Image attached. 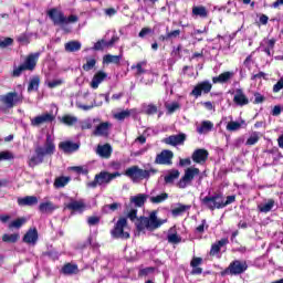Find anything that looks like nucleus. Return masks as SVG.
Instances as JSON below:
<instances>
[{"label": "nucleus", "mask_w": 283, "mask_h": 283, "mask_svg": "<svg viewBox=\"0 0 283 283\" xmlns=\"http://www.w3.org/2000/svg\"><path fill=\"white\" fill-rule=\"evenodd\" d=\"M166 222L167 219L158 218L157 211H151L148 217H140L137 219L135 224L139 233H145V231H156V229H160Z\"/></svg>", "instance_id": "f257e3e1"}, {"label": "nucleus", "mask_w": 283, "mask_h": 283, "mask_svg": "<svg viewBox=\"0 0 283 283\" xmlns=\"http://www.w3.org/2000/svg\"><path fill=\"white\" fill-rule=\"evenodd\" d=\"M46 14L55 25H60L61 28H65V25H70V23H78L77 15L71 14L66 17L59 8L50 9Z\"/></svg>", "instance_id": "f03ea898"}, {"label": "nucleus", "mask_w": 283, "mask_h": 283, "mask_svg": "<svg viewBox=\"0 0 283 283\" xmlns=\"http://www.w3.org/2000/svg\"><path fill=\"white\" fill-rule=\"evenodd\" d=\"M55 151L56 145H54V139L52 138V135L48 134L45 144L36 149V164L41 165L46 158L54 156Z\"/></svg>", "instance_id": "7ed1b4c3"}, {"label": "nucleus", "mask_w": 283, "mask_h": 283, "mask_svg": "<svg viewBox=\"0 0 283 283\" xmlns=\"http://www.w3.org/2000/svg\"><path fill=\"white\" fill-rule=\"evenodd\" d=\"M120 176L119 172H107V171H101L99 174L95 175V178L93 181H90L87 184V187L91 189H96L97 185L99 187H103V185H109L114 178H118Z\"/></svg>", "instance_id": "20e7f679"}, {"label": "nucleus", "mask_w": 283, "mask_h": 283, "mask_svg": "<svg viewBox=\"0 0 283 283\" xmlns=\"http://www.w3.org/2000/svg\"><path fill=\"white\" fill-rule=\"evenodd\" d=\"M125 176L130 178L133 182H139V180H145L151 176V170L140 169L138 166H133L126 169Z\"/></svg>", "instance_id": "39448f33"}, {"label": "nucleus", "mask_w": 283, "mask_h": 283, "mask_svg": "<svg viewBox=\"0 0 283 283\" xmlns=\"http://www.w3.org/2000/svg\"><path fill=\"white\" fill-rule=\"evenodd\" d=\"M113 238H119L120 240L129 239V231H127V219L120 218L112 230Z\"/></svg>", "instance_id": "423d86ee"}, {"label": "nucleus", "mask_w": 283, "mask_h": 283, "mask_svg": "<svg viewBox=\"0 0 283 283\" xmlns=\"http://www.w3.org/2000/svg\"><path fill=\"white\" fill-rule=\"evenodd\" d=\"M202 205H205V207L210 209V211H214V209H224L221 193H216L214 196L205 197L202 199Z\"/></svg>", "instance_id": "0eeeda50"}, {"label": "nucleus", "mask_w": 283, "mask_h": 283, "mask_svg": "<svg viewBox=\"0 0 283 283\" xmlns=\"http://www.w3.org/2000/svg\"><path fill=\"white\" fill-rule=\"evenodd\" d=\"M248 269L249 265L247 264V261L235 260L230 263L228 269L223 272V275H242V273H244V271H247Z\"/></svg>", "instance_id": "6e6552de"}, {"label": "nucleus", "mask_w": 283, "mask_h": 283, "mask_svg": "<svg viewBox=\"0 0 283 283\" xmlns=\"http://www.w3.org/2000/svg\"><path fill=\"white\" fill-rule=\"evenodd\" d=\"M197 176H200V169L193 167L186 169L184 177L178 182L179 189H185L188 185H191Z\"/></svg>", "instance_id": "1a4fd4ad"}, {"label": "nucleus", "mask_w": 283, "mask_h": 283, "mask_svg": "<svg viewBox=\"0 0 283 283\" xmlns=\"http://www.w3.org/2000/svg\"><path fill=\"white\" fill-rule=\"evenodd\" d=\"M0 101H1V103H3V105H6V107L8 109H12V107H14V105H17V103H21L22 97L17 92H10L4 95H1Z\"/></svg>", "instance_id": "9d476101"}, {"label": "nucleus", "mask_w": 283, "mask_h": 283, "mask_svg": "<svg viewBox=\"0 0 283 283\" xmlns=\"http://www.w3.org/2000/svg\"><path fill=\"white\" fill-rule=\"evenodd\" d=\"M212 87L213 85L211 84V82L203 81L201 83H198L190 94L191 96H195V98H199V96H202V94H209Z\"/></svg>", "instance_id": "9b49d317"}, {"label": "nucleus", "mask_w": 283, "mask_h": 283, "mask_svg": "<svg viewBox=\"0 0 283 283\" xmlns=\"http://www.w3.org/2000/svg\"><path fill=\"white\" fill-rule=\"evenodd\" d=\"M168 198H169V193L167 192L158 193V189L156 188L150 191V195L148 197L149 202H151V205H160L165 202V200H167Z\"/></svg>", "instance_id": "f8f14e48"}, {"label": "nucleus", "mask_w": 283, "mask_h": 283, "mask_svg": "<svg viewBox=\"0 0 283 283\" xmlns=\"http://www.w3.org/2000/svg\"><path fill=\"white\" fill-rule=\"evenodd\" d=\"M171 160H174V151L163 150L156 156L155 163L156 165H171Z\"/></svg>", "instance_id": "ddd939ff"}, {"label": "nucleus", "mask_w": 283, "mask_h": 283, "mask_svg": "<svg viewBox=\"0 0 283 283\" xmlns=\"http://www.w3.org/2000/svg\"><path fill=\"white\" fill-rule=\"evenodd\" d=\"M185 140H187V135L178 134L164 138L163 143H165V145H171L172 147H176L177 145H182Z\"/></svg>", "instance_id": "4468645a"}, {"label": "nucleus", "mask_w": 283, "mask_h": 283, "mask_svg": "<svg viewBox=\"0 0 283 283\" xmlns=\"http://www.w3.org/2000/svg\"><path fill=\"white\" fill-rule=\"evenodd\" d=\"M192 161L197 163V165H205L207 163V158H209V151L203 148H199L192 153Z\"/></svg>", "instance_id": "2eb2a0df"}, {"label": "nucleus", "mask_w": 283, "mask_h": 283, "mask_svg": "<svg viewBox=\"0 0 283 283\" xmlns=\"http://www.w3.org/2000/svg\"><path fill=\"white\" fill-rule=\"evenodd\" d=\"M233 76H235V72L233 71H226L218 76L212 77V83L218 84L220 83L221 85H224V83H231L233 80Z\"/></svg>", "instance_id": "dca6fc26"}, {"label": "nucleus", "mask_w": 283, "mask_h": 283, "mask_svg": "<svg viewBox=\"0 0 283 283\" xmlns=\"http://www.w3.org/2000/svg\"><path fill=\"white\" fill-rule=\"evenodd\" d=\"M233 103L239 105V107H244V105H249V97H247L241 88H237L233 96Z\"/></svg>", "instance_id": "f3484780"}, {"label": "nucleus", "mask_w": 283, "mask_h": 283, "mask_svg": "<svg viewBox=\"0 0 283 283\" xmlns=\"http://www.w3.org/2000/svg\"><path fill=\"white\" fill-rule=\"evenodd\" d=\"M59 149L64 151V154H73V151H78V144L74 142H61Z\"/></svg>", "instance_id": "a211bd4d"}, {"label": "nucleus", "mask_w": 283, "mask_h": 283, "mask_svg": "<svg viewBox=\"0 0 283 283\" xmlns=\"http://www.w3.org/2000/svg\"><path fill=\"white\" fill-rule=\"evenodd\" d=\"M105 78H107V73L98 71L91 81L92 90H98V85H101Z\"/></svg>", "instance_id": "6ab92c4d"}, {"label": "nucleus", "mask_w": 283, "mask_h": 283, "mask_svg": "<svg viewBox=\"0 0 283 283\" xmlns=\"http://www.w3.org/2000/svg\"><path fill=\"white\" fill-rule=\"evenodd\" d=\"M109 127H112V124L108 122L101 123L95 127L93 134L94 136H107L109 134Z\"/></svg>", "instance_id": "aec40b11"}, {"label": "nucleus", "mask_w": 283, "mask_h": 283, "mask_svg": "<svg viewBox=\"0 0 283 283\" xmlns=\"http://www.w3.org/2000/svg\"><path fill=\"white\" fill-rule=\"evenodd\" d=\"M112 145H98L96 149V154L99 155L101 158H111L112 157Z\"/></svg>", "instance_id": "412c9836"}, {"label": "nucleus", "mask_w": 283, "mask_h": 283, "mask_svg": "<svg viewBox=\"0 0 283 283\" xmlns=\"http://www.w3.org/2000/svg\"><path fill=\"white\" fill-rule=\"evenodd\" d=\"M22 241L25 244H32V247H34V244H36V228H31L30 230H28Z\"/></svg>", "instance_id": "4be33fe9"}, {"label": "nucleus", "mask_w": 283, "mask_h": 283, "mask_svg": "<svg viewBox=\"0 0 283 283\" xmlns=\"http://www.w3.org/2000/svg\"><path fill=\"white\" fill-rule=\"evenodd\" d=\"M149 195L146 193H138L136 196L130 197V202L135 205V207H145Z\"/></svg>", "instance_id": "5701e85b"}, {"label": "nucleus", "mask_w": 283, "mask_h": 283, "mask_svg": "<svg viewBox=\"0 0 283 283\" xmlns=\"http://www.w3.org/2000/svg\"><path fill=\"white\" fill-rule=\"evenodd\" d=\"M192 17H199L200 19H207L209 17V10L205 6L192 7Z\"/></svg>", "instance_id": "b1692460"}, {"label": "nucleus", "mask_w": 283, "mask_h": 283, "mask_svg": "<svg viewBox=\"0 0 283 283\" xmlns=\"http://www.w3.org/2000/svg\"><path fill=\"white\" fill-rule=\"evenodd\" d=\"M22 65L24 66L25 70L32 72L34 67H36V54L28 55Z\"/></svg>", "instance_id": "393cba45"}, {"label": "nucleus", "mask_w": 283, "mask_h": 283, "mask_svg": "<svg viewBox=\"0 0 283 283\" xmlns=\"http://www.w3.org/2000/svg\"><path fill=\"white\" fill-rule=\"evenodd\" d=\"M66 208H69L71 211H80V213H82V211L85 210V202L83 200H72L66 205Z\"/></svg>", "instance_id": "a878e982"}, {"label": "nucleus", "mask_w": 283, "mask_h": 283, "mask_svg": "<svg viewBox=\"0 0 283 283\" xmlns=\"http://www.w3.org/2000/svg\"><path fill=\"white\" fill-rule=\"evenodd\" d=\"M18 205L19 207H32L33 205H36V197L27 196L23 198H18Z\"/></svg>", "instance_id": "bb28decb"}, {"label": "nucleus", "mask_w": 283, "mask_h": 283, "mask_svg": "<svg viewBox=\"0 0 283 283\" xmlns=\"http://www.w3.org/2000/svg\"><path fill=\"white\" fill-rule=\"evenodd\" d=\"M273 207H275V200L268 199L265 202L258 206V209L261 213H269V211L273 210Z\"/></svg>", "instance_id": "cd10ccee"}, {"label": "nucleus", "mask_w": 283, "mask_h": 283, "mask_svg": "<svg viewBox=\"0 0 283 283\" xmlns=\"http://www.w3.org/2000/svg\"><path fill=\"white\" fill-rule=\"evenodd\" d=\"M226 244H229V239H221L217 243H213L210 250V255H218V253H220V249L226 247Z\"/></svg>", "instance_id": "c85d7f7f"}, {"label": "nucleus", "mask_w": 283, "mask_h": 283, "mask_svg": "<svg viewBox=\"0 0 283 283\" xmlns=\"http://www.w3.org/2000/svg\"><path fill=\"white\" fill-rule=\"evenodd\" d=\"M61 271L64 275H76L78 273V265L66 263Z\"/></svg>", "instance_id": "c756f323"}, {"label": "nucleus", "mask_w": 283, "mask_h": 283, "mask_svg": "<svg viewBox=\"0 0 283 283\" xmlns=\"http://www.w3.org/2000/svg\"><path fill=\"white\" fill-rule=\"evenodd\" d=\"M56 116L52 113H44L36 117V125H42V123H52Z\"/></svg>", "instance_id": "7c9ffc66"}, {"label": "nucleus", "mask_w": 283, "mask_h": 283, "mask_svg": "<svg viewBox=\"0 0 283 283\" xmlns=\"http://www.w3.org/2000/svg\"><path fill=\"white\" fill-rule=\"evenodd\" d=\"M213 129V123L210 120H203L201 126L197 127L198 134H209Z\"/></svg>", "instance_id": "2f4dec72"}, {"label": "nucleus", "mask_w": 283, "mask_h": 283, "mask_svg": "<svg viewBox=\"0 0 283 283\" xmlns=\"http://www.w3.org/2000/svg\"><path fill=\"white\" fill-rule=\"evenodd\" d=\"M81 48H82V44L78 41H70L64 44L65 52H78Z\"/></svg>", "instance_id": "473e14b6"}, {"label": "nucleus", "mask_w": 283, "mask_h": 283, "mask_svg": "<svg viewBox=\"0 0 283 283\" xmlns=\"http://www.w3.org/2000/svg\"><path fill=\"white\" fill-rule=\"evenodd\" d=\"M189 209H191V206L178 203V205L171 210V213H172V216H175V217L177 218L178 216H182V213H185L186 211H189Z\"/></svg>", "instance_id": "72a5a7b5"}, {"label": "nucleus", "mask_w": 283, "mask_h": 283, "mask_svg": "<svg viewBox=\"0 0 283 283\" xmlns=\"http://www.w3.org/2000/svg\"><path fill=\"white\" fill-rule=\"evenodd\" d=\"M61 123H63V125H66L67 127H72L73 125H76V123H78V117L74 115H64L61 118Z\"/></svg>", "instance_id": "f704fd0d"}, {"label": "nucleus", "mask_w": 283, "mask_h": 283, "mask_svg": "<svg viewBox=\"0 0 283 283\" xmlns=\"http://www.w3.org/2000/svg\"><path fill=\"white\" fill-rule=\"evenodd\" d=\"M20 238H21V234L19 233H13V234L6 233L2 235V242L14 244L15 242H19Z\"/></svg>", "instance_id": "c9c22d12"}, {"label": "nucleus", "mask_w": 283, "mask_h": 283, "mask_svg": "<svg viewBox=\"0 0 283 283\" xmlns=\"http://www.w3.org/2000/svg\"><path fill=\"white\" fill-rule=\"evenodd\" d=\"M136 109H126V111H122L117 114L114 115V118H116V120H125V118H129L132 116V114H135Z\"/></svg>", "instance_id": "e433bc0d"}, {"label": "nucleus", "mask_w": 283, "mask_h": 283, "mask_svg": "<svg viewBox=\"0 0 283 283\" xmlns=\"http://www.w3.org/2000/svg\"><path fill=\"white\" fill-rule=\"evenodd\" d=\"M56 209V206H54V203L46 201V202H42L40 205V211L42 213H52V211H54Z\"/></svg>", "instance_id": "4c0bfd02"}, {"label": "nucleus", "mask_w": 283, "mask_h": 283, "mask_svg": "<svg viewBox=\"0 0 283 283\" xmlns=\"http://www.w3.org/2000/svg\"><path fill=\"white\" fill-rule=\"evenodd\" d=\"M71 178L70 177H57L54 181L55 189H63L69 182Z\"/></svg>", "instance_id": "58836bf2"}, {"label": "nucleus", "mask_w": 283, "mask_h": 283, "mask_svg": "<svg viewBox=\"0 0 283 283\" xmlns=\"http://www.w3.org/2000/svg\"><path fill=\"white\" fill-rule=\"evenodd\" d=\"M145 65H147V61H142L135 65H132L130 70H136V76H140L142 74H145V72H147L145 69H143L145 67Z\"/></svg>", "instance_id": "ea45409f"}, {"label": "nucleus", "mask_w": 283, "mask_h": 283, "mask_svg": "<svg viewBox=\"0 0 283 283\" xmlns=\"http://www.w3.org/2000/svg\"><path fill=\"white\" fill-rule=\"evenodd\" d=\"M120 59H123V55L107 54L103 57V61L104 63H115V65H118V63H120Z\"/></svg>", "instance_id": "a19ab883"}, {"label": "nucleus", "mask_w": 283, "mask_h": 283, "mask_svg": "<svg viewBox=\"0 0 283 283\" xmlns=\"http://www.w3.org/2000/svg\"><path fill=\"white\" fill-rule=\"evenodd\" d=\"M242 125H244V120L241 119L240 122H230L227 125L228 132H238V129H241Z\"/></svg>", "instance_id": "79ce46f5"}, {"label": "nucleus", "mask_w": 283, "mask_h": 283, "mask_svg": "<svg viewBox=\"0 0 283 283\" xmlns=\"http://www.w3.org/2000/svg\"><path fill=\"white\" fill-rule=\"evenodd\" d=\"M28 222L25 218H19L9 223V229H21Z\"/></svg>", "instance_id": "37998d69"}, {"label": "nucleus", "mask_w": 283, "mask_h": 283, "mask_svg": "<svg viewBox=\"0 0 283 283\" xmlns=\"http://www.w3.org/2000/svg\"><path fill=\"white\" fill-rule=\"evenodd\" d=\"M167 240L169 244H180V242H182V238H180L178 233H174V232L168 233Z\"/></svg>", "instance_id": "c03bdc74"}, {"label": "nucleus", "mask_w": 283, "mask_h": 283, "mask_svg": "<svg viewBox=\"0 0 283 283\" xmlns=\"http://www.w3.org/2000/svg\"><path fill=\"white\" fill-rule=\"evenodd\" d=\"M180 177V171L178 170H172L168 175L165 176V182L168 185L174 182V180H177V178Z\"/></svg>", "instance_id": "a18cd8bd"}, {"label": "nucleus", "mask_w": 283, "mask_h": 283, "mask_svg": "<svg viewBox=\"0 0 283 283\" xmlns=\"http://www.w3.org/2000/svg\"><path fill=\"white\" fill-rule=\"evenodd\" d=\"M259 140H260V133L253 132L251 133L250 137L247 139L245 145L248 146L256 145Z\"/></svg>", "instance_id": "49530a36"}, {"label": "nucleus", "mask_w": 283, "mask_h": 283, "mask_svg": "<svg viewBox=\"0 0 283 283\" xmlns=\"http://www.w3.org/2000/svg\"><path fill=\"white\" fill-rule=\"evenodd\" d=\"M94 123H98V119L87 118L81 122V129H92Z\"/></svg>", "instance_id": "de8ad7c7"}, {"label": "nucleus", "mask_w": 283, "mask_h": 283, "mask_svg": "<svg viewBox=\"0 0 283 283\" xmlns=\"http://www.w3.org/2000/svg\"><path fill=\"white\" fill-rule=\"evenodd\" d=\"M14 43L12 38H0V50H6V48H10Z\"/></svg>", "instance_id": "09e8293b"}, {"label": "nucleus", "mask_w": 283, "mask_h": 283, "mask_svg": "<svg viewBox=\"0 0 283 283\" xmlns=\"http://www.w3.org/2000/svg\"><path fill=\"white\" fill-rule=\"evenodd\" d=\"M1 160H14V154L10 150L0 151V163Z\"/></svg>", "instance_id": "8fccbe9b"}, {"label": "nucleus", "mask_w": 283, "mask_h": 283, "mask_svg": "<svg viewBox=\"0 0 283 283\" xmlns=\"http://www.w3.org/2000/svg\"><path fill=\"white\" fill-rule=\"evenodd\" d=\"M95 65H96L95 59H87L86 63L83 65V71L90 72V70H94Z\"/></svg>", "instance_id": "3c124183"}, {"label": "nucleus", "mask_w": 283, "mask_h": 283, "mask_svg": "<svg viewBox=\"0 0 283 283\" xmlns=\"http://www.w3.org/2000/svg\"><path fill=\"white\" fill-rule=\"evenodd\" d=\"M118 207H120V203H111V205H106L103 207V212L104 213H112L114 211H116V209H118Z\"/></svg>", "instance_id": "603ef678"}, {"label": "nucleus", "mask_w": 283, "mask_h": 283, "mask_svg": "<svg viewBox=\"0 0 283 283\" xmlns=\"http://www.w3.org/2000/svg\"><path fill=\"white\" fill-rule=\"evenodd\" d=\"M179 107H180V104L178 102L166 104V109L168 114H174V112H177Z\"/></svg>", "instance_id": "864d4df0"}, {"label": "nucleus", "mask_w": 283, "mask_h": 283, "mask_svg": "<svg viewBox=\"0 0 283 283\" xmlns=\"http://www.w3.org/2000/svg\"><path fill=\"white\" fill-rule=\"evenodd\" d=\"M144 112H145V114L154 115L158 112V107L154 104H149L144 107Z\"/></svg>", "instance_id": "5fc2aeb1"}, {"label": "nucleus", "mask_w": 283, "mask_h": 283, "mask_svg": "<svg viewBox=\"0 0 283 283\" xmlns=\"http://www.w3.org/2000/svg\"><path fill=\"white\" fill-rule=\"evenodd\" d=\"M137 214H138V209L133 208V209H130V210L128 211L127 218H128L129 220H132V222H134V220H136V222H138Z\"/></svg>", "instance_id": "6e6d98bb"}, {"label": "nucleus", "mask_w": 283, "mask_h": 283, "mask_svg": "<svg viewBox=\"0 0 283 283\" xmlns=\"http://www.w3.org/2000/svg\"><path fill=\"white\" fill-rule=\"evenodd\" d=\"M105 43H106V41H105L104 39L98 40V41L94 44L93 50H95V51L105 50V48H107V46L105 45Z\"/></svg>", "instance_id": "4d7b16f0"}, {"label": "nucleus", "mask_w": 283, "mask_h": 283, "mask_svg": "<svg viewBox=\"0 0 283 283\" xmlns=\"http://www.w3.org/2000/svg\"><path fill=\"white\" fill-rule=\"evenodd\" d=\"M60 85H63V80H61V78L52 80V81H49V82H48V86H49L51 90H54V87H59Z\"/></svg>", "instance_id": "13d9d810"}, {"label": "nucleus", "mask_w": 283, "mask_h": 283, "mask_svg": "<svg viewBox=\"0 0 283 283\" xmlns=\"http://www.w3.org/2000/svg\"><path fill=\"white\" fill-rule=\"evenodd\" d=\"M23 72H25V69H24L23 64H21L20 66H15L13 69L12 76L19 77V76H21V74H23Z\"/></svg>", "instance_id": "bf43d9fd"}, {"label": "nucleus", "mask_w": 283, "mask_h": 283, "mask_svg": "<svg viewBox=\"0 0 283 283\" xmlns=\"http://www.w3.org/2000/svg\"><path fill=\"white\" fill-rule=\"evenodd\" d=\"M178 36H180V30H175V31L168 32L166 36L163 38V40L165 41L167 39H176Z\"/></svg>", "instance_id": "052dcab7"}, {"label": "nucleus", "mask_w": 283, "mask_h": 283, "mask_svg": "<svg viewBox=\"0 0 283 283\" xmlns=\"http://www.w3.org/2000/svg\"><path fill=\"white\" fill-rule=\"evenodd\" d=\"M233 202H235V196H228L226 200H224V197H222L223 208L229 205H233Z\"/></svg>", "instance_id": "680f3d73"}, {"label": "nucleus", "mask_w": 283, "mask_h": 283, "mask_svg": "<svg viewBox=\"0 0 283 283\" xmlns=\"http://www.w3.org/2000/svg\"><path fill=\"white\" fill-rule=\"evenodd\" d=\"M281 90H283V77H281L276 84H274L273 86V92L274 94H277V92H280Z\"/></svg>", "instance_id": "e2e57ef3"}, {"label": "nucleus", "mask_w": 283, "mask_h": 283, "mask_svg": "<svg viewBox=\"0 0 283 283\" xmlns=\"http://www.w3.org/2000/svg\"><path fill=\"white\" fill-rule=\"evenodd\" d=\"M154 271H156V269H154V268H145V269L139 271V275H142V276L151 275V273H154Z\"/></svg>", "instance_id": "0e129e2a"}, {"label": "nucleus", "mask_w": 283, "mask_h": 283, "mask_svg": "<svg viewBox=\"0 0 283 283\" xmlns=\"http://www.w3.org/2000/svg\"><path fill=\"white\" fill-rule=\"evenodd\" d=\"M118 35H113L109 41H106L105 45L107 48H113L114 44L118 43Z\"/></svg>", "instance_id": "69168bd1"}, {"label": "nucleus", "mask_w": 283, "mask_h": 283, "mask_svg": "<svg viewBox=\"0 0 283 283\" xmlns=\"http://www.w3.org/2000/svg\"><path fill=\"white\" fill-rule=\"evenodd\" d=\"M87 222L90 227H95V224H98L101 222V219L98 217H90L87 219Z\"/></svg>", "instance_id": "338daca9"}, {"label": "nucleus", "mask_w": 283, "mask_h": 283, "mask_svg": "<svg viewBox=\"0 0 283 283\" xmlns=\"http://www.w3.org/2000/svg\"><path fill=\"white\" fill-rule=\"evenodd\" d=\"M200 264H202V258H198L195 256L191 262H190V266H200Z\"/></svg>", "instance_id": "774afa93"}]
</instances>
